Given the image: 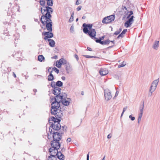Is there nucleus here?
<instances>
[{"instance_id":"1","label":"nucleus","mask_w":160,"mask_h":160,"mask_svg":"<svg viewBox=\"0 0 160 160\" xmlns=\"http://www.w3.org/2000/svg\"><path fill=\"white\" fill-rule=\"evenodd\" d=\"M50 101L52 102L51 113L57 118H59V117L61 116L63 114V111L61 110L60 107V102L57 101L56 98H51Z\"/></svg>"},{"instance_id":"58","label":"nucleus","mask_w":160,"mask_h":160,"mask_svg":"<svg viewBox=\"0 0 160 160\" xmlns=\"http://www.w3.org/2000/svg\"><path fill=\"white\" fill-rule=\"evenodd\" d=\"M89 153L88 152V154L87 155V160H89Z\"/></svg>"},{"instance_id":"10","label":"nucleus","mask_w":160,"mask_h":160,"mask_svg":"<svg viewBox=\"0 0 160 160\" xmlns=\"http://www.w3.org/2000/svg\"><path fill=\"white\" fill-rule=\"evenodd\" d=\"M52 22L51 19H49V22H46V28L47 30H48L50 32L52 31Z\"/></svg>"},{"instance_id":"5","label":"nucleus","mask_w":160,"mask_h":160,"mask_svg":"<svg viewBox=\"0 0 160 160\" xmlns=\"http://www.w3.org/2000/svg\"><path fill=\"white\" fill-rule=\"evenodd\" d=\"M114 19L115 15H114L107 16L103 19L102 22L105 23H108L114 21Z\"/></svg>"},{"instance_id":"51","label":"nucleus","mask_w":160,"mask_h":160,"mask_svg":"<svg viewBox=\"0 0 160 160\" xmlns=\"http://www.w3.org/2000/svg\"><path fill=\"white\" fill-rule=\"evenodd\" d=\"M71 138H67V142L68 143V142H71Z\"/></svg>"},{"instance_id":"15","label":"nucleus","mask_w":160,"mask_h":160,"mask_svg":"<svg viewBox=\"0 0 160 160\" xmlns=\"http://www.w3.org/2000/svg\"><path fill=\"white\" fill-rule=\"evenodd\" d=\"M144 102H143L142 105V107H140V113L139 114L138 118H141L142 116L143 113V110L144 106Z\"/></svg>"},{"instance_id":"53","label":"nucleus","mask_w":160,"mask_h":160,"mask_svg":"<svg viewBox=\"0 0 160 160\" xmlns=\"http://www.w3.org/2000/svg\"><path fill=\"white\" fill-rule=\"evenodd\" d=\"M75 58L77 60V61H78V60L79 59V58H78V55L77 54H75Z\"/></svg>"},{"instance_id":"34","label":"nucleus","mask_w":160,"mask_h":160,"mask_svg":"<svg viewBox=\"0 0 160 160\" xmlns=\"http://www.w3.org/2000/svg\"><path fill=\"white\" fill-rule=\"evenodd\" d=\"M86 26L88 28L90 31V30L92 29V24H86Z\"/></svg>"},{"instance_id":"55","label":"nucleus","mask_w":160,"mask_h":160,"mask_svg":"<svg viewBox=\"0 0 160 160\" xmlns=\"http://www.w3.org/2000/svg\"><path fill=\"white\" fill-rule=\"evenodd\" d=\"M44 36H45V37H44V39L45 40H47L48 38H49V36H46V35H44Z\"/></svg>"},{"instance_id":"56","label":"nucleus","mask_w":160,"mask_h":160,"mask_svg":"<svg viewBox=\"0 0 160 160\" xmlns=\"http://www.w3.org/2000/svg\"><path fill=\"white\" fill-rule=\"evenodd\" d=\"M52 59H57L58 58V56L57 55L55 56L54 57H52Z\"/></svg>"},{"instance_id":"3","label":"nucleus","mask_w":160,"mask_h":160,"mask_svg":"<svg viewBox=\"0 0 160 160\" xmlns=\"http://www.w3.org/2000/svg\"><path fill=\"white\" fill-rule=\"evenodd\" d=\"M50 133L53 134V140L52 141L51 144H53L58 145L60 144L59 141L61 139L62 136L58 132H54L53 131L52 129L51 131H50Z\"/></svg>"},{"instance_id":"59","label":"nucleus","mask_w":160,"mask_h":160,"mask_svg":"<svg viewBox=\"0 0 160 160\" xmlns=\"http://www.w3.org/2000/svg\"><path fill=\"white\" fill-rule=\"evenodd\" d=\"M128 13H130V15H132L133 14V12L132 11H130V12H128Z\"/></svg>"},{"instance_id":"54","label":"nucleus","mask_w":160,"mask_h":160,"mask_svg":"<svg viewBox=\"0 0 160 160\" xmlns=\"http://www.w3.org/2000/svg\"><path fill=\"white\" fill-rule=\"evenodd\" d=\"M66 127L65 126H63L62 127V129L63 130L65 129V130H66Z\"/></svg>"},{"instance_id":"2","label":"nucleus","mask_w":160,"mask_h":160,"mask_svg":"<svg viewBox=\"0 0 160 160\" xmlns=\"http://www.w3.org/2000/svg\"><path fill=\"white\" fill-rule=\"evenodd\" d=\"M52 147L49 149V151L50 153V156L51 158H53V157L56 158V157L57 156L58 153V149H59L60 147V144L58 145L53 144V145L51 144Z\"/></svg>"},{"instance_id":"22","label":"nucleus","mask_w":160,"mask_h":160,"mask_svg":"<svg viewBox=\"0 0 160 160\" xmlns=\"http://www.w3.org/2000/svg\"><path fill=\"white\" fill-rule=\"evenodd\" d=\"M65 67L66 71H67L68 73H69V72L70 71V67L69 64L66 63L65 64Z\"/></svg>"},{"instance_id":"6","label":"nucleus","mask_w":160,"mask_h":160,"mask_svg":"<svg viewBox=\"0 0 160 160\" xmlns=\"http://www.w3.org/2000/svg\"><path fill=\"white\" fill-rule=\"evenodd\" d=\"M55 123H52L51 125L50 126L49 128V130L50 131L51 128H52L53 129L52 131H55V130L58 131L61 128V125L58 122H55Z\"/></svg>"},{"instance_id":"9","label":"nucleus","mask_w":160,"mask_h":160,"mask_svg":"<svg viewBox=\"0 0 160 160\" xmlns=\"http://www.w3.org/2000/svg\"><path fill=\"white\" fill-rule=\"evenodd\" d=\"M134 16H132L128 20L125 22L124 25L126 28L130 27L132 24L133 21Z\"/></svg>"},{"instance_id":"8","label":"nucleus","mask_w":160,"mask_h":160,"mask_svg":"<svg viewBox=\"0 0 160 160\" xmlns=\"http://www.w3.org/2000/svg\"><path fill=\"white\" fill-rule=\"evenodd\" d=\"M104 95L105 99L108 101L110 100L112 97L111 92L108 89L104 90Z\"/></svg>"},{"instance_id":"16","label":"nucleus","mask_w":160,"mask_h":160,"mask_svg":"<svg viewBox=\"0 0 160 160\" xmlns=\"http://www.w3.org/2000/svg\"><path fill=\"white\" fill-rule=\"evenodd\" d=\"M48 41L49 42V44L50 47H54L55 43L53 40L49 39H48Z\"/></svg>"},{"instance_id":"24","label":"nucleus","mask_w":160,"mask_h":160,"mask_svg":"<svg viewBox=\"0 0 160 160\" xmlns=\"http://www.w3.org/2000/svg\"><path fill=\"white\" fill-rule=\"evenodd\" d=\"M110 42V41L109 39L106 40L105 41H102L101 44L102 45H108L109 44Z\"/></svg>"},{"instance_id":"25","label":"nucleus","mask_w":160,"mask_h":160,"mask_svg":"<svg viewBox=\"0 0 160 160\" xmlns=\"http://www.w3.org/2000/svg\"><path fill=\"white\" fill-rule=\"evenodd\" d=\"M56 96L54 97L53 98H56L57 101L60 102H62V100H63V99H61L60 98V96H61V94L58 95H56Z\"/></svg>"},{"instance_id":"30","label":"nucleus","mask_w":160,"mask_h":160,"mask_svg":"<svg viewBox=\"0 0 160 160\" xmlns=\"http://www.w3.org/2000/svg\"><path fill=\"white\" fill-rule=\"evenodd\" d=\"M47 4L48 6H52L53 5V2L52 0H48L47 1Z\"/></svg>"},{"instance_id":"31","label":"nucleus","mask_w":160,"mask_h":160,"mask_svg":"<svg viewBox=\"0 0 160 160\" xmlns=\"http://www.w3.org/2000/svg\"><path fill=\"white\" fill-rule=\"evenodd\" d=\"M126 64V62H123L121 64H119L118 66V68H120L121 67H123Z\"/></svg>"},{"instance_id":"28","label":"nucleus","mask_w":160,"mask_h":160,"mask_svg":"<svg viewBox=\"0 0 160 160\" xmlns=\"http://www.w3.org/2000/svg\"><path fill=\"white\" fill-rule=\"evenodd\" d=\"M61 96H60V98L61 99H65L67 98V94L65 93H61Z\"/></svg>"},{"instance_id":"7","label":"nucleus","mask_w":160,"mask_h":160,"mask_svg":"<svg viewBox=\"0 0 160 160\" xmlns=\"http://www.w3.org/2000/svg\"><path fill=\"white\" fill-rule=\"evenodd\" d=\"M48 15L46 13L45 15H43L41 16L40 21L42 24H43V25H44L46 23V22L49 21V19L51 18H49L48 17Z\"/></svg>"},{"instance_id":"14","label":"nucleus","mask_w":160,"mask_h":160,"mask_svg":"<svg viewBox=\"0 0 160 160\" xmlns=\"http://www.w3.org/2000/svg\"><path fill=\"white\" fill-rule=\"evenodd\" d=\"M159 45V41H155L152 46V48L155 50H157L158 48Z\"/></svg>"},{"instance_id":"18","label":"nucleus","mask_w":160,"mask_h":160,"mask_svg":"<svg viewBox=\"0 0 160 160\" xmlns=\"http://www.w3.org/2000/svg\"><path fill=\"white\" fill-rule=\"evenodd\" d=\"M62 103L65 106H67L70 103V101H69L68 100H66V99H63V100H62Z\"/></svg>"},{"instance_id":"32","label":"nucleus","mask_w":160,"mask_h":160,"mask_svg":"<svg viewBox=\"0 0 160 160\" xmlns=\"http://www.w3.org/2000/svg\"><path fill=\"white\" fill-rule=\"evenodd\" d=\"M61 62H60L59 61H57V62H56V66L58 68H60L61 67Z\"/></svg>"},{"instance_id":"36","label":"nucleus","mask_w":160,"mask_h":160,"mask_svg":"<svg viewBox=\"0 0 160 160\" xmlns=\"http://www.w3.org/2000/svg\"><path fill=\"white\" fill-rule=\"evenodd\" d=\"M73 15H74V13H72V14L70 18L69 19V22H72L73 21Z\"/></svg>"},{"instance_id":"63","label":"nucleus","mask_w":160,"mask_h":160,"mask_svg":"<svg viewBox=\"0 0 160 160\" xmlns=\"http://www.w3.org/2000/svg\"><path fill=\"white\" fill-rule=\"evenodd\" d=\"M87 49H88V50L89 51H92V49L91 48H89V47H88L87 48Z\"/></svg>"},{"instance_id":"43","label":"nucleus","mask_w":160,"mask_h":160,"mask_svg":"<svg viewBox=\"0 0 160 160\" xmlns=\"http://www.w3.org/2000/svg\"><path fill=\"white\" fill-rule=\"evenodd\" d=\"M110 42H111L112 43V45L111 46L109 47H108V48H112L114 46V40H113V41H110Z\"/></svg>"},{"instance_id":"41","label":"nucleus","mask_w":160,"mask_h":160,"mask_svg":"<svg viewBox=\"0 0 160 160\" xmlns=\"http://www.w3.org/2000/svg\"><path fill=\"white\" fill-rule=\"evenodd\" d=\"M127 108H128L126 106V107H124L123 108V111H122V113L121 114V117H122V116L123 115L124 112L126 111V109Z\"/></svg>"},{"instance_id":"23","label":"nucleus","mask_w":160,"mask_h":160,"mask_svg":"<svg viewBox=\"0 0 160 160\" xmlns=\"http://www.w3.org/2000/svg\"><path fill=\"white\" fill-rule=\"evenodd\" d=\"M51 120L53 121V123H55V122H59L61 120L59 119H58L57 118H56L53 117H52L51 118Z\"/></svg>"},{"instance_id":"26","label":"nucleus","mask_w":160,"mask_h":160,"mask_svg":"<svg viewBox=\"0 0 160 160\" xmlns=\"http://www.w3.org/2000/svg\"><path fill=\"white\" fill-rule=\"evenodd\" d=\"M44 57L42 55H39L38 57V60L40 62H42L44 59Z\"/></svg>"},{"instance_id":"47","label":"nucleus","mask_w":160,"mask_h":160,"mask_svg":"<svg viewBox=\"0 0 160 160\" xmlns=\"http://www.w3.org/2000/svg\"><path fill=\"white\" fill-rule=\"evenodd\" d=\"M53 34L52 32H50V33H49V38H52V37H53Z\"/></svg>"},{"instance_id":"49","label":"nucleus","mask_w":160,"mask_h":160,"mask_svg":"<svg viewBox=\"0 0 160 160\" xmlns=\"http://www.w3.org/2000/svg\"><path fill=\"white\" fill-rule=\"evenodd\" d=\"M119 93V92L118 91H117L116 92L115 95L114 97L113 98V99H115V97H117V96H118Z\"/></svg>"},{"instance_id":"38","label":"nucleus","mask_w":160,"mask_h":160,"mask_svg":"<svg viewBox=\"0 0 160 160\" xmlns=\"http://www.w3.org/2000/svg\"><path fill=\"white\" fill-rule=\"evenodd\" d=\"M40 3L41 5L44 6L45 4V2L44 1V0H40Z\"/></svg>"},{"instance_id":"60","label":"nucleus","mask_w":160,"mask_h":160,"mask_svg":"<svg viewBox=\"0 0 160 160\" xmlns=\"http://www.w3.org/2000/svg\"><path fill=\"white\" fill-rule=\"evenodd\" d=\"M111 135L110 134H109L108 136H107V138H111Z\"/></svg>"},{"instance_id":"44","label":"nucleus","mask_w":160,"mask_h":160,"mask_svg":"<svg viewBox=\"0 0 160 160\" xmlns=\"http://www.w3.org/2000/svg\"><path fill=\"white\" fill-rule=\"evenodd\" d=\"M129 118L131 119L132 121H133L135 120V118L134 117H132L131 115H130L129 116Z\"/></svg>"},{"instance_id":"13","label":"nucleus","mask_w":160,"mask_h":160,"mask_svg":"<svg viewBox=\"0 0 160 160\" xmlns=\"http://www.w3.org/2000/svg\"><path fill=\"white\" fill-rule=\"evenodd\" d=\"M45 8H46V10H47V12L46 13L48 15V17L49 18H51L52 17L50 13H52L53 11V9L51 7H49V6H46L45 7Z\"/></svg>"},{"instance_id":"52","label":"nucleus","mask_w":160,"mask_h":160,"mask_svg":"<svg viewBox=\"0 0 160 160\" xmlns=\"http://www.w3.org/2000/svg\"><path fill=\"white\" fill-rule=\"evenodd\" d=\"M149 93L148 94V97H151L152 96V93L153 92L152 91H149Z\"/></svg>"},{"instance_id":"20","label":"nucleus","mask_w":160,"mask_h":160,"mask_svg":"<svg viewBox=\"0 0 160 160\" xmlns=\"http://www.w3.org/2000/svg\"><path fill=\"white\" fill-rule=\"evenodd\" d=\"M52 71L50 72L49 75L48 76V80L49 81H51L53 80L54 77L52 74Z\"/></svg>"},{"instance_id":"45","label":"nucleus","mask_w":160,"mask_h":160,"mask_svg":"<svg viewBox=\"0 0 160 160\" xmlns=\"http://www.w3.org/2000/svg\"><path fill=\"white\" fill-rule=\"evenodd\" d=\"M95 41L98 43H99L101 44V42H102V41H101V39H96L95 40Z\"/></svg>"},{"instance_id":"33","label":"nucleus","mask_w":160,"mask_h":160,"mask_svg":"<svg viewBox=\"0 0 160 160\" xmlns=\"http://www.w3.org/2000/svg\"><path fill=\"white\" fill-rule=\"evenodd\" d=\"M51 86L52 88H54L57 87L56 85V83L54 81L52 82H51Z\"/></svg>"},{"instance_id":"19","label":"nucleus","mask_w":160,"mask_h":160,"mask_svg":"<svg viewBox=\"0 0 160 160\" xmlns=\"http://www.w3.org/2000/svg\"><path fill=\"white\" fill-rule=\"evenodd\" d=\"M127 31V29H124L122 33L118 36L117 38H119L120 37L123 38L124 37V35L126 33Z\"/></svg>"},{"instance_id":"21","label":"nucleus","mask_w":160,"mask_h":160,"mask_svg":"<svg viewBox=\"0 0 160 160\" xmlns=\"http://www.w3.org/2000/svg\"><path fill=\"white\" fill-rule=\"evenodd\" d=\"M159 81V78L154 80L152 82L151 85L154 86H155L156 87H157Z\"/></svg>"},{"instance_id":"29","label":"nucleus","mask_w":160,"mask_h":160,"mask_svg":"<svg viewBox=\"0 0 160 160\" xmlns=\"http://www.w3.org/2000/svg\"><path fill=\"white\" fill-rule=\"evenodd\" d=\"M157 87L155 86H154L152 85H151L150 86V89L149 90V91H152V92H154L156 90Z\"/></svg>"},{"instance_id":"61","label":"nucleus","mask_w":160,"mask_h":160,"mask_svg":"<svg viewBox=\"0 0 160 160\" xmlns=\"http://www.w3.org/2000/svg\"><path fill=\"white\" fill-rule=\"evenodd\" d=\"M73 29H74V27L72 25L71 27L70 30H73Z\"/></svg>"},{"instance_id":"4","label":"nucleus","mask_w":160,"mask_h":160,"mask_svg":"<svg viewBox=\"0 0 160 160\" xmlns=\"http://www.w3.org/2000/svg\"><path fill=\"white\" fill-rule=\"evenodd\" d=\"M86 24L85 23L83 24L82 25L83 27V30L84 32L86 34H88L90 37L92 38H94L95 39H97L95 37L96 35V31L95 29L90 30V31L88 30V28L86 27Z\"/></svg>"},{"instance_id":"12","label":"nucleus","mask_w":160,"mask_h":160,"mask_svg":"<svg viewBox=\"0 0 160 160\" xmlns=\"http://www.w3.org/2000/svg\"><path fill=\"white\" fill-rule=\"evenodd\" d=\"M100 74L102 76H105L108 72V71L106 68H101L99 71Z\"/></svg>"},{"instance_id":"27","label":"nucleus","mask_w":160,"mask_h":160,"mask_svg":"<svg viewBox=\"0 0 160 160\" xmlns=\"http://www.w3.org/2000/svg\"><path fill=\"white\" fill-rule=\"evenodd\" d=\"M56 86L57 87H60L62 85L63 83L61 81H58L56 82Z\"/></svg>"},{"instance_id":"17","label":"nucleus","mask_w":160,"mask_h":160,"mask_svg":"<svg viewBox=\"0 0 160 160\" xmlns=\"http://www.w3.org/2000/svg\"><path fill=\"white\" fill-rule=\"evenodd\" d=\"M57 156L59 159L63 160L64 159V156L60 152H58V154L57 155Z\"/></svg>"},{"instance_id":"57","label":"nucleus","mask_w":160,"mask_h":160,"mask_svg":"<svg viewBox=\"0 0 160 160\" xmlns=\"http://www.w3.org/2000/svg\"><path fill=\"white\" fill-rule=\"evenodd\" d=\"M141 120V118H138V123H139Z\"/></svg>"},{"instance_id":"37","label":"nucleus","mask_w":160,"mask_h":160,"mask_svg":"<svg viewBox=\"0 0 160 160\" xmlns=\"http://www.w3.org/2000/svg\"><path fill=\"white\" fill-rule=\"evenodd\" d=\"M59 61L61 63V64H66L64 59L61 58L59 60Z\"/></svg>"},{"instance_id":"62","label":"nucleus","mask_w":160,"mask_h":160,"mask_svg":"<svg viewBox=\"0 0 160 160\" xmlns=\"http://www.w3.org/2000/svg\"><path fill=\"white\" fill-rule=\"evenodd\" d=\"M63 80H65L66 78L64 76H62L61 78Z\"/></svg>"},{"instance_id":"48","label":"nucleus","mask_w":160,"mask_h":160,"mask_svg":"<svg viewBox=\"0 0 160 160\" xmlns=\"http://www.w3.org/2000/svg\"><path fill=\"white\" fill-rule=\"evenodd\" d=\"M50 32V31H49V32H45V33L44 34V35L49 36Z\"/></svg>"},{"instance_id":"39","label":"nucleus","mask_w":160,"mask_h":160,"mask_svg":"<svg viewBox=\"0 0 160 160\" xmlns=\"http://www.w3.org/2000/svg\"><path fill=\"white\" fill-rule=\"evenodd\" d=\"M40 9H41V12L42 14L44 15V12H43V11H44V12H47V10H46V8L45 9H44L43 10H42V8H40Z\"/></svg>"},{"instance_id":"40","label":"nucleus","mask_w":160,"mask_h":160,"mask_svg":"<svg viewBox=\"0 0 160 160\" xmlns=\"http://www.w3.org/2000/svg\"><path fill=\"white\" fill-rule=\"evenodd\" d=\"M83 56L87 58H95L96 57L94 56H89V55H84Z\"/></svg>"},{"instance_id":"11","label":"nucleus","mask_w":160,"mask_h":160,"mask_svg":"<svg viewBox=\"0 0 160 160\" xmlns=\"http://www.w3.org/2000/svg\"><path fill=\"white\" fill-rule=\"evenodd\" d=\"M61 89L60 88L57 87L54 88V89L52 92L55 95L61 94Z\"/></svg>"},{"instance_id":"64","label":"nucleus","mask_w":160,"mask_h":160,"mask_svg":"<svg viewBox=\"0 0 160 160\" xmlns=\"http://www.w3.org/2000/svg\"><path fill=\"white\" fill-rule=\"evenodd\" d=\"M65 148H62V149L61 150V151L62 152H64L65 151Z\"/></svg>"},{"instance_id":"42","label":"nucleus","mask_w":160,"mask_h":160,"mask_svg":"<svg viewBox=\"0 0 160 160\" xmlns=\"http://www.w3.org/2000/svg\"><path fill=\"white\" fill-rule=\"evenodd\" d=\"M53 158H51V156H49L48 157V160H57V158H54V157H53Z\"/></svg>"},{"instance_id":"50","label":"nucleus","mask_w":160,"mask_h":160,"mask_svg":"<svg viewBox=\"0 0 160 160\" xmlns=\"http://www.w3.org/2000/svg\"><path fill=\"white\" fill-rule=\"evenodd\" d=\"M81 8H82L81 6H79L77 8V10L78 11H79V10H80L81 9Z\"/></svg>"},{"instance_id":"46","label":"nucleus","mask_w":160,"mask_h":160,"mask_svg":"<svg viewBox=\"0 0 160 160\" xmlns=\"http://www.w3.org/2000/svg\"><path fill=\"white\" fill-rule=\"evenodd\" d=\"M120 32L118 30H117L114 33V34L115 35H118L119 34Z\"/></svg>"},{"instance_id":"35","label":"nucleus","mask_w":160,"mask_h":160,"mask_svg":"<svg viewBox=\"0 0 160 160\" xmlns=\"http://www.w3.org/2000/svg\"><path fill=\"white\" fill-rule=\"evenodd\" d=\"M52 70L54 71L57 74H58L59 72V70L55 67L53 68Z\"/></svg>"}]
</instances>
